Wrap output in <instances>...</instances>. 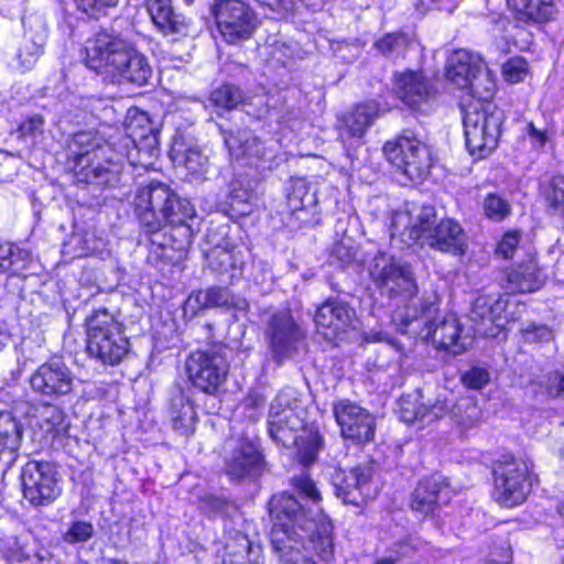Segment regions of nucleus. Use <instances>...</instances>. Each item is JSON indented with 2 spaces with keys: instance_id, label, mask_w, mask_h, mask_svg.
Listing matches in <instances>:
<instances>
[{
  "instance_id": "obj_1",
  "label": "nucleus",
  "mask_w": 564,
  "mask_h": 564,
  "mask_svg": "<svg viewBox=\"0 0 564 564\" xmlns=\"http://www.w3.org/2000/svg\"><path fill=\"white\" fill-rule=\"evenodd\" d=\"M391 236L400 237L408 246L419 243L452 256H463L467 251V235L462 225L453 218L437 219L433 206H422L415 217L408 210L393 214Z\"/></svg>"
},
{
  "instance_id": "obj_2",
  "label": "nucleus",
  "mask_w": 564,
  "mask_h": 564,
  "mask_svg": "<svg viewBox=\"0 0 564 564\" xmlns=\"http://www.w3.org/2000/svg\"><path fill=\"white\" fill-rule=\"evenodd\" d=\"M269 512L272 520V529H275L280 517L289 535L286 546L310 549L316 553L322 561H329L334 555L333 525L323 514L316 517L305 510L297 499L286 492L274 495L269 501Z\"/></svg>"
},
{
  "instance_id": "obj_3",
  "label": "nucleus",
  "mask_w": 564,
  "mask_h": 564,
  "mask_svg": "<svg viewBox=\"0 0 564 564\" xmlns=\"http://www.w3.org/2000/svg\"><path fill=\"white\" fill-rule=\"evenodd\" d=\"M394 319L401 332L429 339L438 350L459 355L466 349L460 338L462 325L457 316L452 313L440 314L434 296L420 299L417 305H406L395 314Z\"/></svg>"
},
{
  "instance_id": "obj_4",
  "label": "nucleus",
  "mask_w": 564,
  "mask_h": 564,
  "mask_svg": "<svg viewBox=\"0 0 564 564\" xmlns=\"http://www.w3.org/2000/svg\"><path fill=\"white\" fill-rule=\"evenodd\" d=\"M302 413L303 410L293 393L288 390L280 391L270 406L269 433L284 447H297L301 463L308 465L317 455L319 437L305 431Z\"/></svg>"
},
{
  "instance_id": "obj_5",
  "label": "nucleus",
  "mask_w": 564,
  "mask_h": 564,
  "mask_svg": "<svg viewBox=\"0 0 564 564\" xmlns=\"http://www.w3.org/2000/svg\"><path fill=\"white\" fill-rule=\"evenodd\" d=\"M86 64L89 68L121 77L131 83L141 79V55L124 40L99 31L86 42Z\"/></svg>"
},
{
  "instance_id": "obj_6",
  "label": "nucleus",
  "mask_w": 564,
  "mask_h": 564,
  "mask_svg": "<svg viewBox=\"0 0 564 564\" xmlns=\"http://www.w3.org/2000/svg\"><path fill=\"white\" fill-rule=\"evenodd\" d=\"M86 350L104 365H118L128 354L130 343L123 326L106 308L91 312L86 317Z\"/></svg>"
},
{
  "instance_id": "obj_7",
  "label": "nucleus",
  "mask_w": 564,
  "mask_h": 564,
  "mask_svg": "<svg viewBox=\"0 0 564 564\" xmlns=\"http://www.w3.org/2000/svg\"><path fill=\"white\" fill-rule=\"evenodd\" d=\"M368 273L376 289L388 299L411 300L419 293L412 267L388 252H377L368 262Z\"/></svg>"
},
{
  "instance_id": "obj_8",
  "label": "nucleus",
  "mask_w": 564,
  "mask_h": 564,
  "mask_svg": "<svg viewBox=\"0 0 564 564\" xmlns=\"http://www.w3.org/2000/svg\"><path fill=\"white\" fill-rule=\"evenodd\" d=\"M463 112L466 145L470 154L486 158L498 144L502 111L494 104H467Z\"/></svg>"
},
{
  "instance_id": "obj_9",
  "label": "nucleus",
  "mask_w": 564,
  "mask_h": 564,
  "mask_svg": "<svg viewBox=\"0 0 564 564\" xmlns=\"http://www.w3.org/2000/svg\"><path fill=\"white\" fill-rule=\"evenodd\" d=\"M529 465L511 455L502 456L494 467V498L502 507L523 503L531 490Z\"/></svg>"
},
{
  "instance_id": "obj_10",
  "label": "nucleus",
  "mask_w": 564,
  "mask_h": 564,
  "mask_svg": "<svg viewBox=\"0 0 564 564\" xmlns=\"http://www.w3.org/2000/svg\"><path fill=\"white\" fill-rule=\"evenodd\" d=\"M143 195H147V206H143V229L150 235L148 259L151 261L153 254L156 259L164 256L167 238L161 229L165 225L167 210L172 208L175 194L164 183L152 181L147 189H143Z\"/></svg>"
},
{
  "instance_id": "obj_11",
  "label": "nucleus",
  "mask_w": 564,
  "mask_h": 564,
  "mask_svg": "<svg viewBox=\"0 0 564 564\" xmlns=\"http://www.w3.org/2000/svg\"><path fill=\"white\" fill-rule=\"evenodd\" d=\"M387 159L411 180L422 177L431 166L429 147L412 131H404L383 147Z\"/></svg>"
},
{
  "instance_id": "obj_12",
  "label": "nucleus",
  "mask_w": 564,
  "mask_h": 564,
  "mask_svg": "<svg viewBox=\"0 0 564 564\" xmlns=\"http://www.w3.org/2000/svg\"><path fill=\"white\" fill-rule=\"evenodd\" d=\"M217 30L229 44L249 39L257 28V15L241 0H216L212 7Z\"/></svg>"
},
{
  "instance_id": "obj_13",
  "label": "nucleus",
  "mask_w": 564,
  "mask_h": 564,
  "mask_svg": "<svg viewBox=\"0 0 564 564\" xmlns=\"http://www.w3.org/2000/svg\"><path fill=\"white\" fill-rule=\"evenodd\" d=\"M77 381L73 371L59 359H51L39 366L29 380L32 391L45 402H55L72 394Z\"/></svg>"
},
{
  "instance_id": "obj_14",
  "label": "nucleus",
  "mask_w": 564,
  "mask_h": 564,
  "mask_svg": "<svg viewBox=\"0 0 564 564\" xmlns=\"http://www.w3.org/2000/svg\"><path fill=\"white\" fill-rule=\"evenodd\" d=\"M21 479L23 496L33 506L50 505L62 492L58 473L48 462H29Z\"/></svg>"
},
{
  "instance_id": "obj_15",
  "label": "nucleus",
  "mask_w": 564,
  "mask_h": 564,
  "mask_svg": "<svg viewBox=\"0 0 564 564\" xmlns=\"http://www.w3.org/2000/svg\"><path fill=\"white\" fill-rule=\"evenodd\" d=\"M188 378L205 393L213 394L226 380L229 364L218 350H196L186 361Z\"/></svg>"
},
{
  "instance_id": "obj_16",
  "label": "nucleus",
  "mask_w": 564,
  "mask_h": 564,
  "mask_svg": "<svg viewBox=\"0 0 564 564\" xmlns=\"http://www.w3.org/2000/svg\"><path fill=\"white\" fill-rule=\"evenodd\" d=\"M265 338L272 358L281 364L296 350V345L304 338L300 326L289 310L275 311L265 321Z\"/></svg>"
},
{
  "instance_id": "obj_17",
  "label": "nucleus",
  "mask_w": 564,
  "mask_h": 564,
  "mask_svg": "<svg viewBox=\"0 0 564 564\" xmlns=\"http://www.w3.org/2000/svg\"><path fill=\"white\" fill-rule=\"evenodd\" d=\"M333 413L344 438L356 444L373 440L376 419L366 409L349 400H339L334 403Z\"/></svg>"
},
{
  "instance_id": "obj_18",
  "label": "nucleus",
  "mask_w": 564,
  "mask_h": 564,
  "mask_svg": "<svg viewBox=\"0 0 564 564\" xmlns=\"http://www.w3.org/2000/svg\"><path fill=\"white\" fill-rule=\"evenodd\" d=\"M262 465V455L257 445L245 437L230 438L225 443V470L231 479L257 475Z\"/></svg>"
},
{
  "instance_id": "obj_19",
  "label": "nucleus",
  "mask_w": 564,
  "mask_h": 564,
  "mask_svg": "<svg viewBox=\"0 0 564 564\" xmlns=\"http://www.w3.org/2000/svg\"><path fill=\"white\" fill-rule=\"evenodd\" d=\"M332 481L337 497L345 503L360 506L376 496L371 484V468L367 466L349 470L338 469L334 473Z\"/></svg>"
},
{
  "instance_id": "obj_20",
  "label": "nucleus",
  "mask_w": 564,
  "mask_h": 564,
  "mask_svg": "<svg viewBox=\"0 0 564 564\" xmlns=\"http://www.w3.org/2000/svg\"><path fill=\"white\" fill-rule=\"evenodd\" d=\"M378 116L379 105L376 101L359 104L341 116L337 127L338 138L347 152L361 143V139Z\"/></svg>"
},
{
  "instance_id": "obj_21",
  "label": "nucleus",
  "mask_w": 564,
  "mask_h": 564,
  "mask_svg": "<svg viewBox=\"0 0 564 564\" xmlns=\"http://www.w3.org/2000/svg\"><path fill=\"white\" fill-rule=\"evenodd\" d=\"M393 91L411 108H419L435 93L432 80L422 72L403 69L393 74Z\"/></svg>"
},
{
  "instance_id": "obj_22",
  "label": "nucleus",
  "mask_w": 564,
  "mask_h": 564,
  "mask_svg": "<svg viewBox=\"0 0 564 564\" xmlns=\"http://www.w3.org/2000/svg\"><path fill=\"white\" fill-rule=\"evenodd\" d=\"M448 500L449 490L446 478L441 474H433L419 481L412 494L411 508L426 516L432 513L440 502Z\"/></svg>"
},
{
  "instance_id": "obj_23",
  "label": "nucleus",
  "mask_w": 564,
  "mask_h": 564,
  "mask_svg": "<svg viewBox=\"0 0 564 564\" xmlns=\"http://www.w3.org/2000/svg\"><path fill=\"white\" fill-rule=\"evenodd\" d=\"M355 311L345 302L337 300L326 301L315 314L317 327L330 329L333 335L345 332L352 322Z\"/></svg>"
},
{
  "instance_id": "obj_24",
  "label": "nucleus",
  "mask_w": 564,
  "mask_h": 564,
  "mask_svg": "<svg viewBox=\"0 0 564 564\" xmlns=\"http://www.w3.org/2000/svg\"><path fill=\"white\" fill-rule=\"evenodd\" d=\"M482 59L467 50H457L447 58L446 77L458 88H466L469 78L479 69Z\"/></svg>"
},
{
  "instance_id": "obj_25",
  "label": "nucleus",
  "mask_w": 564,
  "mask_h": 564,
  "mask_svg": "<svg viewBox=\"0 0 564 564\" xmlns=\"http://www.w3.org/2000/svg\"><path fill=\"white\" fill-rule=\"evenodd\" d=\"M545 278L535 261L512 267L507 272V288L513 292H534L544 284Z\"/></svg>"
},
{
  "instance_id": "obj_26",
  "label": "nucleus",
  "mask_w": 564,
  "mask_h": 564,
  "mask_svg": "<svg viewBox=\"0 0 564 564\" xmlns=\"http://www.w3.org/2000/svg\"><path fill=\"white\" fill-rule=\"evenodd\" d=\"M316 195L311 192L306 182L296 180L288 193V209L301 223H308L310 216L315 214Z\"/></svg>"
},
{
  "instance_id": "obj_27",
  "label": "nucleus",
  "mask_w": 564,
  "mask_h": 564,
  "mask_svg": "<svg viewBox=\"0 0 564 564\" xmlns=\"http://www.w3.org/2000/svg\"><path fill=\"white\" fill-rule=\"evenodd\" d=\"M489 302L487 297L477 299L470 313L475 333L482 336H496L498 334L497 328L501 327V318L496 314L501 305L498 301L495 304Z\"/></svg>"
},
{
  "instance_id": "obj_28",
  "label": "nucleus",
  "mask_w": 564,
  "mask_h": 564,
  "mask_svg": "<svg viewBox=\"0 0 564 564\" xmlns=\"http://www.w3.org/2000/svg\"><path fill=\"white\" fill-rule=\"evenodd\" d=\"M147 10L152 22L165 34L182 33L185 20L176 15L171 6V0H148Z\"/></svg>"
},
{
  "instance_id": "obj_29",
  "label": "nucleus",
  "mask_w": 564,
  "mask_h": 564,
  "mask_svg": "<svg viewBox=\"0 0 564 564\" xmlns=\"http://www.w3.org/2000/svg\"><path fill=\"white\" fill-rule=\"evenodd\" d=\"M225 143L232 158H261L264 155V147L259 138L251 131L230 132L225 135Z\"/></svg>"
},
{
  "instance_id": "obj_30",
  "label": "nucleus",
  "mask_w": 564,
  "mask_h": 564,
  "mask_svg": "<svg viewBox=\"0 0 564 564\" xmlns=\"http://www.w3.org/2000/svg\"><path fill=\"white\" fill-rule=\"evenodd\" d=\"M200 297H203V304L205 306L240 307L239 304L236 302L235 296L228 289L212 288L207 290L205 293L189 295L184 305L185 313L191 312L192 314H195L196 310L200 304Z\"/></svg>"
},
{
  "instance_id": "obj_31",
  "label": "nucleus",
  "mask_w": 564,
  "mask_h": 564,
  "mask_svg": "<svg viewBox=\"0 0 564 564\" xmlns=\"http://www.w3.org/2000/svg\"><path fill=\"white\" fill-rule=\"evenodd\" d=\"M462 89L467 90V94L475 98L470 104H492L490 99L496 90L492 73L482 63L474 76L469 78L466 88Z\"/></svg>"
},
{
  "instance_id": "obj_32",
  "label": "nucleus",
  "mask_w": 564,
  "mask_h": 564,
  "mask_svg": "<svg viewBox=\"0 0 564 564\" xmlns=\"http://www.w3.org/2000/svg\"><path fill=\"white\" fill-rule=\"evenodd\" d=\"M275 529H271L270 541L274 553L279 556V564H300L304 556L299 552L297 546H286V540L289 539L285 524L281 523V519L288 520L285 516L279 518Z\"/></svg>"
},
{
  "instance_id": "obj_33",
  "label": "nucleus",
  "mask_w": 564,
  "mask_h": 564,
  "mask_svg": "<svg viewBox=\"0 0 564 564\" xmlns=\"http://www.w3.org/2000/svg\"><path fill=\"white\" fill-rule=\"evenodd\" d=\"M23 435L22 424L11 412H0V451L17 452Z\"/></svg>"
},
{
  "instance_id": "obj_34",
  "label": "nucleus",
  "mask_w": 564,
  "mask_h": 564,
  "mask_svg": "<svg viewBox=\"0 0 564 564\" xmlns=\"http://www.w3.org/2000/svg\"><path fill=\"white\" fill-rule=\"evenodd\" d=\"M172 160L184 164L192 174H203L206 172L208 159L197 148L186 149L183 142L175 141L171 150Z\"/></svg>"
},
{
  "instance_id": "obj_35",
  "label": "nucleus",
  "mask_w": 564,
  "mask_h": 564,
  "mask_svg": "<svg viewBox=\"0 0 564 564\" xmlns=\"http://www.w3.org/2000/svg\"><path fill=\"white\" fill-rule=\"evenodd\" d=\"M411 40L404 32H391L378 39L373 46L384 57L397 59L404 57Z\"/></svg>"
},
{
  "instance_id": "obj_36",
  "label": "nucleus",
  "mask_w": 564,
  "mask_h": 564,
  "mask_svg": "<svg viewBox=\"0 0 564 564\" xmlns=\"http://www.w3.org/2000/svg\"><path fill=\"white\" fill-rule=\"evenodd\" d=\"M197 421V414L192 401L181 395L174 400L172 408L173 427L187 434L194 431Z\"/></svg>"
},
{
  "instance_id": "obj_37",
  "label": "nucleus",
  "mask_w": 564,
  "mask_h": 564,
  "mask_svg": "<svg viewBox=\"0 0 564 564\" xmlns=\"http://www.w3.org/2000/svg\"><path fill=\"white\" fill-rule=\"evenodd\" d=\"M513 11L532 20L549 19L554 12L553 0H506Z\"/></svg>"
},
{
  "instance_id": "obj_38",
  "label": "nucleus",
  "mask_w": 564,
  "mask_h": 564,
  "mask_svg": "<svg viewBox=\"0 0 564 564\" xmlns=\"http://www.w3.org/2000/svg\"><path fill=\"white\" fill-rule=\"evenodd\" d=\"M542 197L550 215H564V176L556 175L544 183Z\"/></svg>"
},
{
  "instance_id": "obj_39",
  "label": "nucleus",
  "mask_w": 564,
  "mask_h": 564,
  "mask_svg": "<svg viewBox=\"0 0 564 564\" xmlns=\"http://www.w3.org/2000/svg\"><path fill=\"white\" fill-rule=\"evenodd\" d=\"M239 256L240 252L235 249L215 247L206 253V260L213 271L223 274L237 269L242 263Z\"/></svg>"
},
{
  "instance_id": "obj_40",
  "label": "nucleus",
  "mask_w": 564,
  "mask_h": 564,
  "mask_svg": "<svg viewBox=\"0 0 564 564\" xmlns=\"http://www.w3.org/2000/svg\"><path fill=\"white\" fill-rule=\"evenodd\" d=\"M453 415L458 425L471 429L480 422L482 413L475 400L466 398L455 404Z\"/></svg>"
},
{
  "instance_id": "obj_41",
  "label": "nucleus",
  "mask_w": 564,
  "mask_h": 564,
  "mask_svg": "<svg viewBox=\"0 0 564 564\" xmlns=\"http://www.w3.org/2000/svg\"><path fill=\"white\" fill-rule=\"evenodd\" d=\"M427 413V405L420 402L416 395H405L399 400V415L400 419L408 423H422L424 424Z\"/></svg>"
},
{
  "instance_id": "obj_42",
  "label": "nucleus",
  "mask_w": 564,
  "mask_h": 564,
  "mask_svg": "<svg viewBox=\"0 0 564 564\" xmlns=\"http://www.w3.org/2000/svg\"><path fill=\"white\" fill-rule=\"evenodd\" d=\"M99 142L88 132H79L74 135L70 151L75 156L76 164H84L88 159L96 158L99 150Z\"/></svg>"
},
{
  "instance_id": "obj_43",
  "label": "nucleus",
  "mask_w": 564,
  "mask_h": 564,
  "mask_svg": "<svg viewBox=\"0 0 564 564\" xmlns=\"http://www.w3.org/2000/svg\"><path fill=\"white\" fill-rule=\"evenodd\" d=\"M260 560V551L253 549L247 538H241L239 550L228 551L223 564H262Z\"/></svg>"
},
{
  "instance_id": "obj_44",
  "label": "nucleus",
  "mask_w": 564,
  "mask_h": 564,
  "mask_svg": "<svg viewBox=\"0 0 564 564\" xmlns=\"http://www.w3.org/2000/svg\"><path fill=\"white\" fill-rule=\"evenodd\" d=\"M241 90L234 85H223L212 93L210 100L221 109L230 110L236 108L242 101Z\"/></svg>"
},
{
  "instance_id": "obj_45",
  "label": "nucleus",
  "mask_w": 564,
  "mask_h": 564,
  "mask_svg": "<svg viewBox=\"0 0 564 564\" xmlns=\"http://www.w3.org/2000/svg\"><path fill=\"white\" fill-rule=\"evenodd\" d=\"M45 44V42H40L28 37V35H23L22 43L18 51V58L21 66L26 69L32 68L42 55Z\"/></svg>"
},
{
  "instance_id": "obj_46",
  "label": "nucleus",
  "mask_w": 564,
  "mask_h": 564,
  "mask_svg": "<svg viewBox=\"0 0 564 564\" xmlns=\"http://www.w3.org/2000/svg\"><path fill=\"white\" fill-rule=\"evenodd\" d=\"M94 159H88V162L84 164H76V167H79V180L97 185L107 184L109 182V170L100 163L94 165Z\"/></svg>"
},
{
  "instance_id": "obj_47",
  "label": "nucleus",
  "mask_w": 564,
  "mask_h": 564,
  "mask_svg": "<svg viewBox=\"0 0 564 564\" xmlns=\"http://www.w3.org/2000/svg\"><path fill=\"white\" fill-rule=\"evenodd\" d=\"M46 403L40 414V427L45 433L58 432L64 425L65 413L59 406L53 405V402Z\"/></svg>"
},
{
  "instance_id": "obj_48",
  "label": "nucleus",
  "mask_w": 564,
  "mask_h": 564,
  "mask_svg": "<svg viewBox=\"0 0 564 564\" xmlns=\"http://www.w3.org/2000/svg\"><path fill=\"white\" fill-rule=\"evenodd\" d=\"M172 208H169V216L166 217L165 224L171 225H185L187 220L195 216V208L192 203L187 199H181L176 195L171 204Z\"/></svg>"
},
{
  "instance_id": "obj_49",
  "label": "nucleus",
  "mask_w": 564,
  "mask_h": 564,
  "mask_svg": "<svg viewBox=\"0 0 564 564\" xmlns=\"http://www.w3.org/2000/svg\"><path fill=\"white\" fill-rule=\"evenodd\" d=\"M482 208L485 215L494 221H501L511 213L510 204L502 197L492 193L485 197Z\"/></svg>"
},
{
  "instance_id": "obj_50",
  "label": "nucleus",
  "mask_w": 564,
  "mask_h": 564,
  "mask_svg": "<svg viewBox=\"0 0 564 564\" xmlns=\"http://www.w3.org/2000/svg\"><path fill=\"white\" fill-rule=\"evenodd\" d=\"M539 387L543 393L551 399L564 400V373L561 371H550L542 377Z\"/></svg>"
},
{
  "instance_id": "obj_51",
  "label": "nucleus",
  "mask_w": 564,
  "mask_h": 564,
  "mask_svg": "<svg viewBox=\"0 0 564 564\" xmlns=\"http://www.w3.org/2000/svg\"><path fill=\"white\" fill-rule=\"evenodd\" d=\"M24 34L40 42L47 41L48 29L43 14L32 13L23 19Z\"/></svg>"
},
{
  "instance_id": "obj_52",
  "label": "nucleus",
  "mask_w": 564,
  "mask_h": 564,
  "mask_svg": "<svg viewBox=\"0 0 564 564\" xmlns=\"http://www.w3.org/2000/svg\"><path fill=\"white\" fill-rule=\"evenodd\" d=\"M145 121L149 123V134H143V149L147 148L150 158H156L159 154V134L161 131V120L154 121L143 111V131L145 130Z\"/></svg>"
},
{
  "instance_id": "obj_53",
  "label": "nucleus",
  "mask_w": 564,
  "mask_h": 564,
  "mask_svg": "<svg viewBox=\"0 0 564 564\" xmlns=\"http://www.w3.org/2000/svg\"><path fill=\"white\" fill-rule=\"evenodd\" d=\"M253 195L242 188H234L229 195L231 209L239 215H249L252 212Z\"/></svg>"
},
{
  "instance_id": "obj_54",
  "label": "nucleus",
  "mask_w": 564,
  "mask_h": 564,
  "mask_svg": "<svg viewBox=\"0 0 564 564\" xmlns=\"http://www.w3.org/2000/svg\"><path fill=\"white\" fill-rule=\"evenodd\" d=\"M78 10L90 18L98 19L106 9L115 7L118 0H74Z\"/></svg>"
},
{
  "instance_id": "obj_55",
  "label": "nucleus",
  "mask_w": 564,
  "mask_h": 564,
  "mask_svg": "<svg viewBox=\"0 0 564 564\" xmlns=\"http://www.w3.org/2000/svg\"><path fill=\"white\" fill-rule=\"evenodd\" d=\"M94 529L91 523L86 521H76L70 524L65 533V541L69 543L85 542L93 535Z\"/></svg>"
},
{
  "instance_id": "obj_56",
  "label": "nucleus",
  "mask_w": 564,
  "mask_h": 564,
  "mask_svg": "<svg viewBox=\"0 0 564 564\" xmlns=\"http://www.w3.org/2000/svg\"><path fill=\"white\" fill-rule=\"evenodd\" d=\"M489 380L488 370L481 367H473L462 376V382L469 389H481Z\"/></svg>"
},
{
  "instance_id": "obj_57",
  "label": "nucleus",
  "mask_w": 564,
  "mask_h": 564,
  "mask_svg": "<svg viewBox=\"0 0 564 564\" xmlns=\"http://www.w3.org/2000/svg\"><path fill=\"white\" fill-rule=\"evenodd\" d=\"M527 62L523 58H511L503 65V76L509 83H519L527 75Z\"/></svg>"
},
{
  "instance_id": "obj_58",
  "label": "nucleus",
  "mask_w": 564,
  "mask_h": 564,
  "mask_svg": "<svg viewBox=\"0 0 564 564\" xmlns=\"http://www.w3.org/2000/svg\"><path fill=\"white\" fill-rule=\"evenodd\" d=\"M521 240V232L518 230L506 232L498 243L497 252L505 259L511 258Z\"/></svg>"
},
{
  "instance_id": "obj_59",
  "label": "nucleus",
  "mask_w": 564,
  "mask_h": 564,
  "mask_svg": "<svg viewBox=\"0 0 564 564\" xmlns=\"http://www.w3.org/2000/svg\"><path fill=\"white\" fill-rule=\"evenodd\" d=\"M293 485L299 490V492L305 496L307 499L317 502L321 500L319 491L317 490L315 484L312 479L306 475H300L293 478Z\"/></svg>"
},
{
  "instance_id": "obj_60",
  "label": "nucleus",
  "mask_w": 564,
  "mask_h": 564,
  "mask_svg": "<svg viewBox=\"0 0 564 564\" xmlns=\"http://www.w3.org/2000/svg\"><path fill=\"white\" fill-rule=\"evenodd\" d=\"M525 135L531 145L536 150L543 149L550 139L547 130L544 128H538L533 122L527 124Z\"/></svg>"
},
{
  "instance_id": "obj_61",
  "label": "nucleus",
  "mask_w": 564,
  "mask_h": 564,
  "mask_svg": "<svg viewBox=\"0 0 564 564\" xmlns=\"http://www.w3.org/2000/svg\"><path fill=\"white\" fill-rule=\"evenodd\" d=\"M523 336L527 341H543L550 340L552 337L551 329L545 325H531L523 330Z\"/></svg>"
},
{
  "instance_id": "obj_62",
  "label": "nucleus",
  "mask_w": 564,
  "mask_h": 564,
  "mask_svg": "<svg viewBox=\"0 0 564 564\" xmlns=\"http://www.w3.org/2000/svg\"><path fill=\"white\" fill-rule=\"evenodd\" d=\"M25 0H0V13L8 18L14 19L22 14Z\"/></svg>"
},
{
  "instance_id": "obj_63",
  "label": "nucleus",
  "mask_w": 564,
  "mask_h": 564,
  "mask_svg": "<svg viewBox=\"0 0 564 564\" xmlns=\"http://www.w3.org/2000/svg\"><path fill=\"white\" fill-rule=\"evenodd\" d=\"M451 409L446 401L437 400L433 404L427 405V413L424 423L430 424L445 416Z\"/></svg>"
},
{
  "instance_id": "obj_64",
  "label": "nucleus",
  "mask_w": 564,
  "mask_h": 564,
  "mask_svg": "<svg viewBox=\"0 0 564 564\" xmlns=\"http://www.w3.org/2000/svg\"><path fill=\"white\" fill-rule=\"evenodd\" d=\"M30 257L31 253L29 250L12 243V257L9 259V261H11V270L17 271L23 269L24 264L30 260Z\"/></svg>"
}]
</instances>
